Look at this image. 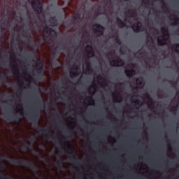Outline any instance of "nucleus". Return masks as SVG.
Returning a JSON list of instances; mask_svg holds the SVG:
<instances>
[{
	"label": "nucleus",
	"mask_w": 179,
	"mask_h": 179,
	"mask_svg": "<svg viewBox=\"0 0 179 179\" xmlns=\"http://www.w3.org/2000/svg\"><path fill=\"white\" fill-rule=\"evenodd\" d=\"M166 142L168 143L167 145L168 150H173V147H171V144L170 143V140H167Z\"/></svg>",
	"instance_id": "7c9ffc66"
},
{
	"label": "nucleus",
	"mask_w": 179,
	"mask_h": 179,
	"mask_svg": "<svg viewBox=\"0 0 179 179\" xmlns=\"http://www.w3.org/2000/svg\"><path fill=\"white\" fill-rule=\"evenodd\" d=\"M173 111H177V106L176 107H173L172 109Z\"/></svg>",
	"instance_id": "49530a36"
},
{
	"label": "nucleus",
	"mask_w": 179,
	"mask_h": 179,
	"mask_svg": "<svg viewBox=\"0 0 179 179\" xmlns=\"http://www.w3.org/2000/svg\"><path fill=\"white\" fill-rule=\"evenodd\" d=\"M69 134H71V131H70V132H69Z\"/></svg>",
	"instance_id": "338daca9"
},
{
	"label": "nucleus",
	"mask_w": 179,
	"mask_h": 179,
	"mask_svg": "<svg viewBox=\"0 0 179 179\" xmlns=\"http://www.w3.org/2000/svg\"><path fill=\"white\" fill-rule=\"evenodd\" d=\"M116 21L118 25V27L122 29V27H127V23L124 20H122L119 17H116Z\"/></svg>",
	"instance_id": "a211bd4d"
},
{
	"label": "nucleus",
	"mask_w": 179,
	"mask_h": 179,
	"mask_svg": "<svg viewBox=\"0 0 179 179\" xmlns=\"http://www.w3.org/2000/svg\"><path fill=\"white\" fill-rule=\"evenodd\" d=\"M155 107V103L153 101H151V103L148 105V108H154Z\"/></svg>",
	"instance_id": "4c0bfd02"
},
{
	"label": "nucleus",
	"mask_w": 179,
	"mask_h": 179,
	"mask_svg": "<svg viewBox=\"0 0 179 179\" xmlns=\"http://www.w3.org/2000/svg\"><path fill=\"white\" fill-rule=\"evenodd\" d=\"M78 178H82V176H78Z\"/></svg>",
	"instance_id": "864d4df0"
},
{
	"label": "nucleus",
	"mask_w": 179,
	"mask_h": 179,
	"mask_svg": "<svg viewBox=\"0 0 179 179\" xmlns=\"http://www.w3.org/2000/svg\"><path fill=\"white\" fill-rule=\"evenodd\" d=\"M115 99H117V96L116 95H115Z\"/></svg>",
	"instance_id": "13d9d810"
},
{
	"label": "nucleus",
	"mask_w": 179,
	"mask_h": 179,
	"mask_svg": "<svg viewBox=\"0 0 179 179\" xmlns=\"http://www.w3.org/2000/svg\"><path fill=\"white\" fill-rule=\"evenodd\" d=\"M127 14L129 15V17H135L136 12L132 9H129L127 11Z\"/></svg>",
	"instance_id": "5701e85b"
},
{
	"label": "nucleus",
	"mask_w": 179,
	"mask_h": 179,
	"mask_svg": "<svg viewBox=\"0 0 179 179\" xmlns=\"http://www.w3.org/2000/svg\"><path fill=\"white\" fill-rule=\"evenodd\" d=\"M49 134H50V131H48V134H45V138H47V139H50V138H52V136L49 135Z\"/></svg>",
	"instance_id": "58836bf2"
},
{
	"label": "nucleus",
	"mask_w": 179,
	"mask_h": 179,
	"mask_svg": "<svg viewBox=\"0 0 179 179\" xmlns=\"http://www.w3.org/2000/svg\"><path fill=\"white\" fill-rule=\"evenodd\" d=\"M161 31L162 33V36H164L165 37L166 36H170L169 34V29L166 27H161Z\"/></svg>",
	"instance_id": "4be33fe9"
},
{
	"label": "nucleus",
	"mask_w": 179,
	"mask_h": 179,
	"mask_svg": "<svg viewBox=\"0 0 179 179\" xmlns=\"http://www.w3.org/2000/svg\"><path fill=\"white\" fill-rule=\"evenodd\" d=\"M115 40H116V43L119 44V45H121V40L120 39V36H118V35L116 36Z\"/></svg>",
	"instance_id": "72a5a7b5"
},
{
	"label": "nucleus",
	"mask_w": 179,
	"mask_h": 179,
	"mask_svg": "<svg viewBox=\"0 0 179 179\" xmlns=\"http://www.w3.org/2000/svg\"><path fill=\"white\" fill-rule=\"evenodd\" d=\"M22 36L24 37V38H27V40H31V34H22Z\"/></svg>",
	"instance_id": "bb28decb"
},
{
	"label": "nucleus",
	"mask_w": 179,
	"mask_h": 179,
	"mask_svg": "<svg viewBox=\"0 0 179 179\" xmlns=\"http://www.w3.org/2000/svg\"><path fill=\"white\" fill-rule=\"evenodd\" d=\"M167 40H169L168 38H166V36L161 35L157 37V44L159 46L166 45L167 44Z\"/></svg>",
	"instance_id": "9b49d317"
},
{
	"label": "nucleus",
	"mask_w": 179,
	"mask_h": 179,
	"mask_svg": "<svg viewBox=\"0 0 179 179\" xmlns=\"http://www.w3.org/2000/svg\"><path fill=\"white\" fill-rule=\"evenodd\" d=\"M85 52L87 53V58H93L94 57V49L92 45H87L85 47Z\"/></svg>",
	"instance_id": "0eeeda50"
},
{
	"label": "nucleus",
	"mask_w": 179,
	"mask_h": 179,
	"mask_svg": "<svg viewBox=\"0 0 179 179\" xmlns=\"http://www.w3.org/2000/svg\"><path fill=\"white\" fill-rule=\"evenodd\" d=\"M178 171V175H179V170Z\"/></svg>",
	"instance_id": "e2e57ef3"
},
{
	"label": "nucleus",
	"mask_w": 179,
	"mask_h": 179,
	"mask_svg": "<svg viewBox=\"0 0 179 179\" xmlns=\"http://www.w3.org/2000/svg\"><path fill=\"white\" fill-rule=\"evenodd\" d=\"M112 37H113V38H114V37H115V36H113Z\"/></svg>",
	"instance_id": "4d7b16f0"
},
{
	"label": "nucleus",
	"mask_w": 179,
	"mask_h": 179,
	"mask_svg": "<svg viewBox=\"0 0 179 179\" xmlns=\"http://www.w3.org/2000/svg\"><path fill=\"white\" fill-rule=\"evenodd\" d=\"M96 13L97 16H99V15H103V13H101V11H98Z\"/></svg>",
	"instance_id": "a18cd8bd"
},
{
	"label": "nucleus",
	"mask_w": 179,
	"mask_h": 179,
	"mask_svg": "<svg viewBox=\"0 0 179 179\" xmlns=\"http://www.w3.org/2000/svg\"><path fill=\"white\" fill-rule=\"evenodd\" d=\"M24 109H23V107H21L20 109L16 111V113H20V115H24Z\"/></svg>",
	"instance_id": "c85d7f7f"
},
{
	"label": "nucleus",
	"mask_w": 179,
	"mask_h": 179,
	"mask_svg": "<svg viewBox=\"0 0 179 179\" xmlns=\"http://www.w3.org/2000/svg\"><path fill=\"white\" fill-rule=\"evenodd\" d=\"M142 22H138L131 26V29L134 33H141L142 31Z\"/></svg>",
	"instance_id": "9d476101"
},
{
	"label": "nucleus",
	"mask_w": 179,
	"mask_h": 179,
	"mask_svg": "<svg viewBox=\"0 0 179 179\" xmlns=\"http://www.w3.org/2000/svg\"><path fill=\"white\" fill-rule=\"evenodd\" d=\"M173 47H175V48H179V43L174 44Z\"/></svg>",
	"instance_id": "a19ab883"
},
{
	"label": "nucleus",
	"mask_w": 179,
	"mask_h": 179,
	"mask_svg": "<svg viewBox=\"0 0 179 179\" xmlns=\"http://www.w3.org/2000/svg\"><path fill=\"white\" fill-rule=\"evenodd\" d=\"M26 55H27V57L29 59H31L32 62H34V57H36V53L26 52Z\"/></svg>",
	"instance_id": "b1692460"
},
{
	"label": "nucleus",
	"mask_w": 179,
	"mask_h": 179,
	"mask_svg": "<svg viewBox=\"0 0 179 179\" xmlns=\"http://www.w3.org/2000/svg\"><path fill=\"white\" fill-rule=\"evenodd\" d=\"M73 19H74V20H78V19H80V14L76 13V14L73 16Z\"/></svg>",
	"instance_id": "c9c22d12"
},
{
	"label": "nucleus",
	"mask_w": 179,
	"mask_h": 179,
	"mask_svg": "<svg viewBox=\"0 0 179 179\" xmlns=\"http://www.w3.org/2000/svg\"><path fill=\"white\" fill-rule=\"evenodd\" d=\"M44 66V64L43 63V62H41V60H39V62H36V70L37 71V72H39V73H41V72H43V70Z\"/></svg>",
	"instance_id": "4468645a"
},
{
	"label": "nucleus",
	"mask_w": 179,
	"mask_h": 179,
	"mask_svg": "<svg viewBox=\"0 0 179 179\" xmlns=\"http://www.w3.org/2000/svg\"><path fill=\"white\" fill-rule=\"evenodd\" d=\"M3 52H5V50H3Z\"/></svg>",
	"instance_id": "052dcab7"
},
{
	"label": "nucleus",
	"mask_w": 179,
	"mask_h": 179,
	"mask_svg": "<svg viewBox=\"0 0 179 179\" xmlns=\"http://www.w3.org/2000/svg\"><path fill=\"white\" fill-rule=\"evenodd\" d=\"M5 30H6V27H5V22H3L1 25H0V37L1 39L3 38V36H5Z\"/></svg>",
	"instance_id": "6ab92c4d"
},
{
	"label": "nucleus",
	"mask_w": 179,
	"mask_h": 179,
	"mask_svg": "<svg viewBox=\"0 0 179 179\" xmlns=\"http://www.w3.org/2000/svg\"><path fill=\"white\" fill-rule=\"evenodd\" d=\"M93 31L96 37H101L104 35L106 28L101 24H94L93 25Z\"/></svg>",
	"instance_id": "20e7f679"
},
{
	"label": "nucleus",
	"mask_w": 179,
	"mask_h": 179,
	"mask_svg": "<svg viewBox=\"0 0 179 179\" xmlns=\"http://www.w3.org/2000/svg\"><path fill=\"white\" fill-rule=\"evenodd\" d=\"M12 163H15V164H21L22 165V167H28L29 169L31 171L33 170L34 171H38L37 167L33 164V162L30 161H24L22 160V157H20V159H12L11 160Z\"/></svg>",
	"instance_id": "f03ea898"
},
{
	"label": "nucleus",
	"mask_w": 179,
	"mask_h": 179,
	"mask_svg": "<svg viewBox=\"0 0 179 179\" xmlns=\"http://www.w3.org/2000/svg\"><path fill=\"white\" fill-rule=\"evenodd\" d=\"M3 57H8V55H3Z\"/></svg>",
	"instance_id": "5fc2aeb1"
},
{
	"label": "nucleus",
	"mask_w": 179,
	"mask_h": 179,
	"mask_svg": "<svg viewBox=\"0 0 179 179\" xmlns=\"http://www.w3.org/2000/svg\"><path fill=\"white\" fill-rule=\"evenodd\" d=\"M73 69H74V71H70V78H73V76H78L79 75V73L76 71H78L79 69V66L78 65L74 64L73 66Z\"/></svg>",
	"instance_id": "dca6fc26"
},
{
	"label": "nucleus",
	"mask_w": 179,
	"mask_h": 179,
	"mask_svg": "<svg viewBox=\"0 0 179 179\" xmlns=\"http://www.w3.org/2000/svg\"><path fill=\"white\" fill-rule=\"evenodd\" d=\"M10 59L12 60V64H13V68H17V65L16 64V55H15V53L11 54Z\"/></svg>",
	"instance_id": "412c9836"
},
{
	"label": "nucleus",
	"mask_w": 179,
	"mask_h": 179,
	"mask_svg": "<svg viewBox=\"0 0 179 179\" xmlns=\"http://www.w3.org/2000/svg\"><path fill=\"white\" fill-rule=\"evenodd\" d=\"M34 113H32V115L29 117V120L31 121H33V122H37V120H38V117H40V110H38L37 108H35L33 109Z\"/></svg>",
	"instance_id": "6e6552de"
},
{
	"label": "nucleus",
	"mask_w": 179,
	"mask_h": 179,
	"mask_svg": "<svg viewBox=\"0 0 179 179\" xmlns=\"http://www.w3.org/2000/svg\"><path fill=\"white\" fill-rule=\"evenodd\" d=\"M6 78L3 76H0V80H5Z\"/></svg>",
	"instance_id": "79ce46f5"
},
{
	"label": "nucleus",
	"mask_w": 179,
	"mask_h": 179,
	"mask_svg": "<svg viewBox=\"0 0 179 179\" xmlns=\"http://www.w3.org/2000/svg\"><path fill=\"white\" fill-rule=\"evenodd\" d=\"M35 100H36V101L38 103V107H41V106H43V103L44 104V107L45 108V103H44V102H43V101L41 100V99H40V96L38 94H36L34 97Z\"/></svg>",
	"instance_id": "aec40b11"
},
{
	"label": "nucleus",
	"mask_w": 179,
	"mask_h": 179,
	"mask_svg": "<svg viewBox=\"0 0 179 179\" xmlns=\"http://www.w3.org/2000/svg\"><path fill=\"white\" fill-rule=\"evenodd\" d=\"M8 120H10L12 121L13 124H19L20 121H22V118L17 115L16 113L14 114L13 116H11L10 118H8Z\"/></svg>",
	"instance_id": "ddd939ff"
},
{
	"label": "nucleus",
	"mask_w": 179,
	"mask_h": 179,
	"mask_svg": "<svg viewBox=\"0 0 179 179\" xmlns=\"http://www.w3.org/2000/svg\"><path fill=\"white\" fill-rule=\"evenodd\" d=\"M18 85L20 86V89L23 87V80H22V79L19 80Z\"/></svg>",
	"instance_id": "e433bc0d"
},
{
	"label": "nucleus",
	"mask_w": 179,
	"mask_h": 179,
	"mask_svg": "<svg viewBox=\"0 0 179 179\" xmlns=\"http://www.w3.org/2000/svg\"><path fill=\"white\" fill-rule=\"evenodd\" d=\"M62 164H64V161L62 160V158H59L57 161V166L60 170H62Z\"/></svg>",
	"instance_id": "393cba45"
},
{
	"label": "nucleus",
	"mask_w": 179,
	"mask_h": 179,
	"mask_svg": "<svg viewBox=\"0 0 179 179\" xmlns=\"http://www.w3.org/2000/svg\"><path fill=\"white\" fill-rule=\"evenodd\" d=\"M2 102L7 103H8V100L2 101Z\"/></svg>",
	"instance_id": "8fccbe9b"
},
{
	"label": "nucleus",
	"mask_w": 179,
	"mask_h": 179,
	"mask_svg": "<svg viewBox=\"0 0 179 179\" xmlns=\"http://www.w3.org/2000/svg\"><path fill=\"white\" fill-rule=\"evenodd\" d=\"M55 111V108L53 109Z\"/></svg>",
	"instance_id": "680f3d73"
},
{
	"label": "nucleus",
	"mask_w": 179,
	"mask_h": 179,
	"mask_svg": "<svg viewBox=\"0 0 179 179\" xmlns=\"http://www.w3.org/2000/svg\"><path fill=\"white\" fill-rule=\"evenodd\" d=\"M107 55H109L110 57H113V52H109L107 53Z\"/></svg>",
	"instance_id": "c03bdc74"
},
{
	"label": "nucleus",
	"mask_w": 179,
	"mask_h": 179,
	"mask_svg": "<svg viewBox=\"0 0 179 179\" xmlns=\"http://www.w3.org/2000/svg\"><path fill=\"white\" fill-rule=\"evenodd\" d=\"M178 22H179V18H176L175 20V22L171 23V26H177L178 25Z\"/></svg>",
	"instance_id": "f704fd0d"
},
{
	"label": "nucleus",
	"mask_w": 179,
	"mask_h": 179,
	"mask_svg": "<svg viewBox=\"0 0 179 179\" xmlns=\"http://www.w3.org/2000/svg\"><path fill=\"white\" fill-rule=\"evenodd\" d=\"M66 145L69 146V151L68 153H70V155H71V156L70 157L71 160H76V163H78V158L76 157V155H75V154H73V152L72 151V150L73 149V147H72V144H71L70 141H67L66 142Z\"/></svg>",
	"instance_id": "1a4fd4ad"
},
{
	"label": "nucleus",
	"mask_w": 179,
	"mask_h": 179,
	"mask_svg": "<svg viewBox=\"0 0 179 179\" xmlns=\"http://www.w3.org/2000/svg\"><path fill=\"white\" fill-rule=\"evenodd\" d=\"M31 5L35 13H36L39 22L41 23L43 20H41V16L40 15H42V16L44 17V13L43 12V3H41V0H32Z\"/></svg>",
	"instance_id": "f257e3e1"
},
{
	"label": "nucleus",
	"mask_w": 179,
	"mask_h": 179,
	"mask_svg": "<svg viewBox=\"0 0 179 179\" xmlns=\"http://www.w3.org/2000/svg\"><path fill=\"white\" fill-rule=\"evenodd\" d=\"M97 79H101V75H99V76H97Z\"/></svg>",
	"instance_id": "de8ad7c7"
},
{
	"label": "nucleus",
	"mask_w": 179,
	"mask_h": 179,
	"mask_svg": "<svg viewBox=\"0 0 179 179\" xmlns=\"http://www.w3.org/2000/svg\"><path fill=\"white\" fill-rule=\"evenodd\" d=\"M163 4L164 5V2H163Z\"/></svg>",
	"instance_id": "69168bd1"
},
{
	"label": "nucleus",
	"mask_w": 179,
	"mask_h": 179,
	"mask_svg": "<svg viewBox=\"0 0 179 179\" xmlns=\"http://www.w3.org/2000/svg\"><path fill=\"white\" fill-rule=\"evenodd\" d=\"M44 32L48 34L46 36L45 35H43V40H52L53 38H55L57 37V31L52 29L48 27V25H45L44 27Z\"/></svg>",
	"instance_id": "7ed1b4c3"
},
{
	"label": "nucleus",
	"mask_w": 179,
	"mask_h": 179,
	"mask_svg": "<svg viewBox=\"0 0 179 179\" xmlns=\"http://www.w3.org/2000/svg\"><path fill=\"white\" fill-rule=\"evenodd\" d=\"M102 86H107V81L104 80L103 82L101 83Z\"/></svg>",
	"instance_id": "ea45409f"
},
{
	"label": "nucleus",
	"mask_w": 179,
	"mask_h": 179,
	"mask_svg": "<svg viewBox=\"0 0 179 179\" xmlns=\"http://www.w3.org/2000/svg\"><path fill=\"white\" fill-rule=\"evenodd\" d=\"M148 99H152V98L149 96Z\"/></svg>",
	"instance_id": "bf43d9fd"
},
{
	"label": "nucleus",
	"mask_w": 179,
	"mask_h": 179,
	"mask_svg": "<svg viewBox=\"0 0 179 179\" xmlns=\"http://www.w3.org/2000/svg\"><path fill=\"white\" fill-rule=\"evenodd\" d=\"M166 82H169V83L172 85V87H174V89H176V86L177 85V82H174L173 80H166Z\"/></svg>",
	"instance_id": "a878e982"
},
{
	"label": "nucleus",
	"mask_w": 179,
	"mask_h": 179,
	"mask_svg": "<svg viewBox=\"0 0 179 179\" xmlns=\"http://www.w3.org/2000/svg\"><path fill=\"white\" fill-rule=\"evenodd\" d=\"M38 130L39 132H41V134H44V132H48V129H40V128H38L37 129Z\"/></svg>",
	"instance_id": "2f4dec72"
},
{
	"label": "nucleus",
	"mask_w": 179,
	"mask_h": 179,
	"mask_svg": "<svg viewBox=\"0 0 179 179\" xmlns=\"http://www.w3.org/2000/svg\"><path fill=\"white\" fill-rule=\"evenodd\" d=\"M35 23H37V20H35Z\"/></svg>",
	"instance_id": "6e6d98bb"
},
{
	"label": "nucleus",
	"mask_w": 179,
	"mask_h": 179,
	"mask_svg": "<svg viewBox=\"0 0 179 179\" xmlns=\"http://www.w3.org/2000/svg\"><path fill=\"white\" fill-rule=\"evenodd\" d=\"M33 136H34V137H31V138H30L31 141H32L36 139V134H34Z\"/></svg>",
	"instance_id": "37998d69"
},
{
	"label": "nucleus",
	"mask_w": 179,
	"mask_h": 179,
	"mask_svg": "<svg viewBox=\"0 0 179 179\" xmlns=\"http://www.w3.org/2000/svg\"><path fill=\"white\" fill-rule=\"evenodd\" d=\"M143 82H145V80L143 79V77H139L136 79V85L137 87H134L135 90H138V87H142L143 86Z\"/></svg>",
	"instance_id": "2eb2a0df"
},
{
	"label": "nucleus",
	"mask_w": 179,
	"mask_h": 179,
	"mask_svg": "<svg viewBox=\"0 0 179 179\" xmlns=\"http://www.w3.org/2000/svg\"><path fill=\"white\" fill-rule=\"evenodd\" d=\"M124 64H125V61H124V59H122L120 57H117L116 59H113L110 62V66L120 67V66H124Z\"/></svg>",
	"instance_id": "423d86ee"
},
{
	"label": "nucleus",
	"mask_w": 179,
	"mask_h": 179,
	"mask_svg": "<svg viewBox=\"0 0 179 179\" xmlns=\"http://www.w3.org/2000/svg\"><path fill=\"white\" fill-rule=\"evenodd\" d=\"M51 19L52 20L51 23H52L53 26H57V19L55 18V17H52Z\"/></svg>",
	"instance_id": "473e14b6"
},
{
	"label": "nucleus",
	"mask_w": 179,
	"mask_h": 179,
	"mask_svg": "<svg viewBox=\"0 0 179 179\" xmlns=\"http://www.w3.org/2000/svg\"><path fill=\"white\" fill-rule=\"evenodd\" d=\"M34 45H35V47H38V44H37V43H35Z\"/></svg>",
	"instance_id": "603ef678"
},
{
	"label": "nucleus",
	"mask_w": 179,
	"mask_h": 179,
	"mask_svg": "<svg viewBox=\"0 0 179 179\" xmlns=\"http://www.w3.org/2000/svg\"><path fill=\"white\" fill-rule=\"evenodd\" d=\"M59 54H61V48H59V46H56L54 49V50L52 52V65H58L57 61H59V59L58 57H59Z\"/></svg>",
	"instance_id": "39448f33"
},
{
	"label": "nucleus",
	"mask_w": 179,
	"mask_h": 179,
	"mask_svg": "<svg viewBox=\"0 0 179 179\" xmlns=\"http://www.w3.org/2000/svg\"><path fill=\"white\" fill-rule=\"evenodd\" d=\"M96 87H97V85H96V83H93L92 85L90 86V87L88 89V93L91 94V96H94L96 94Z\"/></svg>",
	"instance_id": "f3484780"
},
{
	"label": "nucleus",
	"mask_w": 179,
	"mask_h": 179,
	"mask_svg": "<svg viewBox=\"0 0 179 179\" xmlns=\"http://www.w3.org/2000/svg\"><path fill=\"white\" fill-rule=\"evenodd\" d=\"M86 69L89 72H92L93 71V70H92V68H90V62H87Z\"/></svg>",
	"instance_id": "c756f323"
},
{
	"label": "nucleus",
	"mask_w": 179,
	"mask_h": 179,
	"mask_svg": "<svg viewBox=\"0 0 179 179\" xmlns=\"http://www.w3.org/2000/svg\"><path fill=\"white\" fill-rule=\"evenodd\" d=\"M23 150H29V149H30V148H31V146L26 145V144H23L22 146Z\"/></svg>",
	"instance_id": "cd10ccee"
},
{
	"label": "nucleus",
	"mask_w": 179,
	"mask_h": 179,
	"mask_svg": "<svg viewBox=\"0 0 179 179\" xmlns=\"http://www.w3.org/2000/svg\"><path fill=\"white\" fill-rule=\"evenodd\" d=\"M3 169V165H2V164H0V169Z\"/></svg>",
	"instance_id": "09e8293b"
},
{
	"label": "nucleus",
	"mask_w": 179,
	"mask_h": 179,
	"mask_svg": "<svg viewBox=\"0 0 179 179\" xmlns=\"http://www.w3.org/2000/svg\"><path fill=\"white\" fill-rule=\"evenodd\" d=\"M124 1H129V0H124Z\"/></svg>",
	"instance_id": "0e129e2a"
},
{
	"label": "nucleus",
	"mask_w": 179,
	"mask_h": 179,
	"mask_svg": "<svg viewBox=\"0 0 179 179\" xmlns=\"http://www.w3.org/2000/svg\"><path fill=\"white\" fill-rule=\"evenodd\" d=\"M124 73L125 75H127V78L131 79V78H134V76L136 75V70H135V69H124Z\"/></svg>",
	"instance_id": "f8f14e48"
},
{
	"label": "nucleus",
	"mask_w": 179,
	"mask_h": 179,
	"mask_svg": "<svg viewBox=\"0 0 179 179\" xmlns=\"http://www.w3.org/2000/svg\"><path fill=\"white\" fill-rule=\"evenodd\" d=\"M175 51H176V52H179V50L178 49H176Z\"/></svg>",
	"instance_id": "3c124183"
}]
</instances>
